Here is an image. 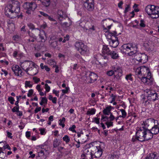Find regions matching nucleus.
<instances>
[{"mask_svg":"<svg viewBox=\"0 0 159 159\" xmlns=\"http://www.w3.org/2000/svg\"><path fill=\"white\" fill-rule=\"evenodd\" d=\"M20 38V36L18 35H15L13 37V39L16 41H18Z\"/></svg>","mask_w":159,"mask_h":159,"instance_id":"obj_58","label":"nucleus"},{"mask_svg":"<svg viewBox=\"0 0 159 159\" xmlns=\"http://www.w3.org/2000/svg\"><path fill=\"white\" fill-rule=\"evenodd\" d=\"M60 144V142L57 139H56L54 141L53 143V146L54 148H56Z\"/></svg>","mask_w":159,"mask_h":159,"instance_id":"obj_39","label":"nucleus"},{"mask_svg":"<svg viewBox=\"0 0 159 159\" xmlns=\"http://www.w3.org/2000/svg\"><path fill=\"white\" fill-rule=\"evenodd\" d=\"M122 75V73L120 72L118 73L117 75H114L115 78L116 79V80L117 81H119L121 79V77Z\"/></svg>","mask_w":159,"mask_h":159,"instance_id":"obj_36","label":"nucleus"},{"mask_svg":"<svg viewBox=\"0 0 159 159\" xmlns=\"http://www.w3.org/2000/svg\"><path fill=\"white\" fill-rule=\"evenodd\" d=\"M83 78L84 79L85 81L84 82L85 83H92L91 82H88V80H90V78H89V76L88 75H85V73L84 75L83 76Z\"/></svg>","mask_w":159,"mask_h":159,"instance_id":"obj_43","label":"nucleus"},{"mask_svg":"<svg viewBox=\"0 0 159 159\" xmlns=\"http://www.w3.org/2000/svg\"><path fill=\"white\" fill-rule=\"evenodd\" d=\"M108 61V58L107 56H102L101 59V61L99 64L101 65H104L107 63Z\"/></svg>","mask_w":159,"mask_h":159,"instance_id":"obj_32","label":"nucleus"},{"mask_svg":"<svg viewBox=\"0 0 159 159\" xmlns=\"http://www.w3.org/2000/svg\"><path fill=\"white\" fill-rule=\"evenodd\" d=\"M33 79L34 80V82L36 84L38 83L40 81V79L37 78L36 77H33Z\"/></svg>","mask_w":159,"mask_h":159,"instance_id":"obj_57","label":"nucleus"},{"mask_svg":"<svg viewBox=\"0 0 159 159\" xmlns=\"http://www.w3.org/2000/svg\"><path fill=\"white\" fill-rule=\"evenodd\" d=\"M111 110H103V115L102 116L101 120L102 121H106L108 120V117L107 115H109L110 114Z\"/></svg>","mask_w":159,"mask_h":159,"instance_id":"obj_19","label":"nucleus"},{"mask_svg":"<svg viewBox=\"0 0 159 159\" xmlns=\"http://www.w3.org/2000/svg\"><path fill=\"white\" fill-rule=\"evenodd\" d=\"M31 82L30 81H26L25 82V87L26 88L27 87L31 88L33 84H31Z\"/></svg>","mask_w":159,"mask_h":159,"instance_id":"obj_44","label":"nucleus"},{"mask_svg":"<svg viewBox=\"0 0 159 159\" xmlns=\"http://www.w3.org/2000/svg\"><path fill=\"white\" fill-rule=\"evenodd\" d=\"M39 147H40L42 149L40 152H38V156L39 157H40L41 158H45L46 157V156H45V155L46 154V153L47 152V151L42 148V147H43V146L41 145L39 146Z\"/></svg>","mask_w":159,"mask_h":159,"instance_id":"obj_23","label":"nucleus"},{"mask_svg":"<svg viewBox=\"0 0 159 159\" xmlns=\"http://www.w3.org/2000/svg\"><path fill=\"white\" fill-rule=\"evenodd\" d=\"M11 69L16 76L21 77L23 75L22 70L18 65L13 66Z\"/></svg>","mask_w":159,"mask_h":159,"instance_id":"obj_12","label":"nucleus"},{"mask_svg":"<svg viewBox=\"0 0 159 159\" xmlns=\"http://www.w3.org/2000/svg\"><path fill=\"white\" fill-rule=\"evenodd\" d=\"M35 66L34 63L31 61H25L20 65V66L23 70L28 67L31 66Z\"/></svg>","mask_w":159,"mask_h":159,"instance_id":"obj_17","label":"nucleus"},{"mask_svg":"<svg viewBox=\"0 0 159 159\" xmlns=\"http://www.w3.org/2000/svg\"><path fill=\"white\" fill-rule=\"evenodd\" d=\"M141 57V60L140 62L142 63H144L146 62L148 60V57L145 54L143 53L142 54Z\"/></svg>","mask_w":159,"mask_h":159,"instance_id":"obj_31","label":"nucleus"},{"mask_svg":"<svg viewBox=\"0 0 159 159\" xmlns=\"http://www.w3.org/2000/svg\"><path fill=\"white\" fill-rule=\"evenodd\" d=\"M27 26L30 29L33 30L35 29L34 25L31 23H29L27 24Z\"/></svg>","mask_w":159,"mask_h":159,"instance_id":"obj_50","label":"nucleus"},{"mask_svg":"<svg viewBox=\"0 0 159 159\" xmlns=\"http://www.w3.org/2000/svg\"><path fill=\"white\" fill-rule=\"evenodd\" d=\"M145 11L153 19L159 16V7L153 5H148L145 8Z\"/></svg>","mask_w":159,"mask_h":159,"instance_id":"obj_2","label":"nucleus"},{"mask_svg":"<svg viewBox=\"0 0 159 159\" xmlns=\"http://www.w3.org/2000/svg\"><path fill=\"white\" fill-rule=\"evenodd\" d=\"M106 124L107 125L108 128H109L111 126H112L113 125V122L111 121L109 122L107 121L106 122Z\"/></svg>","mask_w":159,"mask_h":159,"instance_id":"obj_55","label":"nucleus"},{"mask_svg":"<svg viewBox=\"0 0 159 159\" xmlns=\"http://www.w3.org/2000/svg\"><path fill=\"white\" fill-rule=\"evenodd\" d=\"M80 25L83 28L85 29L86 30L92 31L95 30L94 25L91 20L86 22L85 21L81 22L80 24Z\"/></svg>","mask_w":159,"mask_h":159,"instance_id":"obj_7","label":"nucleus"},{"mask_svg":"<svg viewBox=\"0 0 159 159\" xmlns=\"http://www.w3.org/2000/svg\"><path fill=\"white\" fill-rule=\"evenodd\" d=\"M117 33L114 31L113 33H109L108 34V38L111 40L109 42V44L111 47L116 48L118 46L119 42L117 35Z\"/></svg>","mask_w":159,"mask_h":159,"instance_id":"obj_4","label":"nucleus"},{"mask_svg":"<svg viewBox=\"0 0 159 159\" xmlns=\"http://www.w3.org/2000/svg\"><path fill=\"white\" fill-rule=\"evenodd\" d=\"M50 1L51 0H42L41 2L44 7H48L50 4Z\"/></svg>","mask_w":159,"mask_h":159,"instance_id":"obj_33","label":"nucleus"},{"mask_svg":"<svg viewBox=\"0 0 159 159\" xmlns=\"http://www.w3.org/2000/svg\"><path fill=\"white\" fill-rule=\"evenodd\" d=\"M140 79L142 82L145 84L151 85L152 84L153 79L151 77V73H148L146 77H142Z\"/></svg>","mask_w":159,"mask_h":159,"instance_id":"obj_11","label":"nucleus"},{"mask_svg":"<svg viewBox=\"0 0 159 159\" xmlns=\"http://www.w3.org/2000/svg\"><path fill=\"white\" fill-rule=\"evenodd\" d=\"M153 134L150 129H145V140H148L153 137Z\"/></svg>","mask_w":159,"mask_h":159,"instance_id":"obj_20","label":"nucleus"},{"mask_svg":"<svg viewBox=\"0 0 159 159\" xmlns=\"http://www.w3.org/2000/svg\"><path fill=\"white\" fill-rule=\"evenodd\" d=\"M142 54L141 53H136L135 55L134 56V58L136 60L139 62H140L141 57L142 56H141Z\"/></svg>","mask_w":159,"mask_h":159,"instance_id":"obj_37","label":"nucleus"},{"mask_svg":"<svg viewBox=\"0 0 159 159\" xmlns=\"http://www.w3.org/2000/svg\"><path fill=\"white\" fill-rule=\"evenodd\" d=\"M69 40V36L67 34L66 35V37H64V39L62 41V42L63 43H65L66 41H68Z\"/></svg>","mask_w":159,"mask_h":159,"instance_id":"obj_60","label":"nucleus"},{"mask_svg":"<svg viewBox=\"0 0 159 159\" xmlns=\"http://www.w3.org/2000/svg\"><path fill=\"white\" fill-rule=\"evenodd\" d=\"M57 41H53L51 42L50 45L51 47L55 48L57 46Z\"/></svg>","mask_w":159,"mask_h":159,"instance_id":"obj_48","label":"nucleus"},{"mask_svg":"<svg viewBox=\"0 0 159 159\" xmlns=\"http://www.w3.org/2000/svg\"><path fill=\"white\" fill-rule=\"evenodd\" d=\"M34 65L35 66H32V68H31L30 70V73L32 75H36L38 72V70L37 68V65H36L35 63Z\"/></svg>","mask_w":159,"mask_h":159,"instance_id":"obj_28","label":"nucleus"},{"mask_svg":"<svg viewBox=\"0 0 159 159\" xmlns=\"http://www.w3.org/2000/svg\"><path fill=\"white\" fill-rule=\"evenodd\" d=\"M118 156L116 155L113 154L111 156V157H108V159H118Z\"/></svg>","mask_w":159,"mask_h":159,"instance_id":"obj_56","label":"nucleus"},{"mask_svg":"<svg viewBox=\"0 0 159 159\" xmlns=\"http://www.w3.org/2000/svg\"><path fill=\"white\" fill-rule=\"evenodd\" d=\"M120 111L122 113L121 117L123 118L125 117L126 116V113L125 111V110H120Z\"/></svg>","mask_w":159,"mask_h":159,"instance_id":"obj_53","label":"nucleus"},{"mask_svg":"<svg viewBox=\"0 0 159 159\" xmlns=\"http://www.w3.org/2000/svg\"><path fill=\"white\" fill-rule=\"evenodd\" d=\"M136 135L138 138L139 141L143 142L145 141V129L143 128H140L136 132Z\"/></svg>","mask_w":159,"mask_h":159,"instance_id":"obj_9","label":"nucleus"},{"mask_svg":"<svg viewBox=\"0 0 159 159\" xmlns=\"http://www.w3.org/2000/svg\"><path fill=\"white\" fill-rule=\"evenodd\" d=\"M154 121V120L151 118L147 119L143 122V124H142V127H141V128H143L144 129H148V127L151 124V123H153Z\"/></svg>","mask_w":159,"mask_h":159,"instance_id":"obj_21","label":"nucleus"},{"mask_svg":"<svg viewBox=\"0 0 159 159\" xmlns=\"http://www.w3.org/2000/svg\"><path fill=\"white\" fill-rule=\"evenodd\" d=\"M45 88L46 89V91L47 92H49L50 89V87L48 86L47 84H45Z\"/></svg>","mask_w":159,"mask_h":159,"instance_id":"obj_64","label":"nucleus"},{"mask_svg":"<svg viewBox=\"0 0 159 159\" xmlns=\"http://www.w3.org/2000/svg\"><path fill=\"white\" fill-rule=\"evenodd\" d=\"M146 48V49L148 51H152L154 48V45L153 44L151 43H147L144 45Z\"/></svg>","mask_w":159,"mask_h":159,"instance_id":"obj_34","label":"nucleus"},{"mask_svg":"<svg viewBox=\"0 0 159 159\" xmlns=\"http://www.w3.org/2000/svg\"><path fill=\"white\" fill-rule=\"evenodd\" d=\"M77 135L79 138L78 140L80 142L81 144H83L87 141L88 135H85L81 132H78L77 133Z\"/></svg>","mask_w":159,"mask_h":159,"instance_id":"obj_13","label":"nucleus"},{"mask_svg":"<svg viewBox=\"0 0 159 159\" xmlns=\"http://www.w3.org/2000/svg\"><path fill=\"white\" fill-rule=\"evenodd\" d=\"M138 138L137 137L136 135L135 136H133L132 139L131 141L133 142H135L137 141H139L138 139Z\"/></svg>","mask_w":159,"mask_h":159,"instance_id":"obj_54","label":"nucleus"},{"mask_svg":"<svg viewBox=\"0 0 159 159\" xmlns=\"http://www.w3.org/2000/svg\"><path fill=\"white\" fill-rule=\"evenodd\" d=\"M92 152V151H90L89 148H85L83 150V153L82 154L81 157H82L83 156L86 157H90L91 159H93V158L94 154Z\"/></svg>","mask_w":159,"mask_h":159,"instance_id":"obj_16","label":"nucleus"},{"mask_svg":"<svg viewBox=\"0 0 159 159\" xmlns=\"http://www.w3.org/2000/svg\"><path fill=\"white\" fill-rule=\"evenodd\" d=\"M76 49L82 55H84L89 53L87 46L81 42H76L74 44Z\"/></svg>","mask_w":159,"mask_h":159,"instance_id":"obj_3","label":"nucleus"},{"mask_svg":"<svg viewBox=\"0 0 159 159\" xmlns=\"http://www.w3.org/2000/svg\"><path fill=\"white\" fill-rule=\"evenodd\" d=\"M139 25L141 27H144L145 26V25L144 23V21L143 20H141L140 23L139 24Z\"/></svg>","mask_w":159,"mask_h":159,"instance_id":"obj_59","label":"nucleus"},{"mask_svg":"<svg viewBox=\"0 0 159 159\" xmlns=\"http://www.w3.org/2000/svg\"><path fill=\"white\" fill-rule=\"evenodd\" d=\"M84 3V5L89 11H92L94 8V0H81Z\"/></svg>","mask_w":159,"mask_h":159,"instance_id":"obj_8","label":"nucleus"},{"mask_svg":"<svg viewBox=\"0 0 159 159\" xmlns=\"http://www.w3.org/2000/svg\"><path fill=\"white\" fill-rule=\"evenodd\" d=\"M105 24L107 25V27H105L104 25H103V27L104 30H109L111 27L112 24L111 23V21L110 19L108 20H106L105 22Z\"/></svg>","mask_w":159,"mask_h":159,"instance_id":"obj_29","label":"nucleus"},{"mask_svg":"<svg viewBox=\"0 0 159 159\" xmlns=\"http://www.w3.org/2000/svg\"><path fill=\"white\" fill-rule=\"evenodd\" d=\"M145 159H158L157 156L155 153H150L145 158Z\"/></svg>","mask_w":159,"mask_h":159,"instance_id":"obj_30","label":"nucleus"},{"mask_svg":"<svg viewBox=\"0 0 159 159\" xmlns=\"http://www.w3.org/2000/svg\"><path fill=\"white\" fill-rule=\"evenodd\" d=\"M135 73L139 78L144 77L146 73H147V75L148 73H150L149 68L145 66H141L137 68L135 70Z\"/></svg>","mask_w":159,"mask_h":159,"instance_id":"obj_5","label":"nucleus"},{"mask_svg":"<svg viewBox=\"0 0 159 159\" xmlns=\"http://www.w3.org/2000/svg\"><path fill=\"white\" fill-rule=\"evenodd\" d=\"M24 9H26V13L28 14H31V12L33 11L37 7L36 3L34 2H26L23 5Z\"/></svg>","mask_w":159,"mask_h":159,"instance_id":"obj_6","label":"nucleus"},{"mask_svg":"<svg viewBox=\"0 0 159 159\" xmlns=\"http://www.w3.org/2000/svg\"><path fill=\"white\" fill-rule=\"evenodd\" d=\"M76 128V126L75 125H73L71 127L69 128V130L73 132H76L75 130V129Z\"/></svg>","mask_w":159,"mask_h":159,"instance_id":"obj_62","label":"nucleus"},{"mask_svg":"<svg viewBox=\"0 0 159 159\" xmlns=\"http://www.w3.org/2000/svg\"><path fill=\"white\" fill-rule=\"evenodd\" d=\"M5 13L7 16L11 18H15L20 12V7L19 3L17 1L13 0L5 7Z\"/></svg>","mask_w":159,"mask_h":159,"instance_id":"obj_1","label":"nucleus"},{"mask_svg":"<svg viewBox=\"0 0 159 159\" xmlns=\"http://www.w3.org/2000/svg\"><path fill=\"white\" fill-rule=\"evenodd\" d=\"M109 55L113 59H116L119 57L118 54L116 51H111Z\"/></svg>","mask_w":159,"mask_h":159,"instance_id":"obj_27","label":"nucleus"},{"mask_svg":"<svg viewBox=\"0 0 159 159\" xmlns=\"http://www.w3.org/2000/svg\"><path fill=\"white\" fill-rule=\"evenodd\" d=\"M58 17V19L61 21L63 19H65L67 17L65 13L62 10H59L57 13Z\"/></svg>","mask_w":159,"mask_h":159,"instance_id":"obj_24","label":"nucleus"},{"mask_svg":"<svg viewBox=\"0 0 159 159\" xmlns=\"http://www.w3.org/2000/svg\"><path fill=\"white\" fill-rule=\"evenodd\" d=\"M148 100L145 101V104H149L151 101H154L157 100H158V98L157 97V94L155 91L152 95L150 96H147Z\"/></svg>","mask_w":159,"mask_h":159,"instance_id":"obj_15","label":"nucleus"},{"mask_svg":"<svg viewBox=\"0 0 159 159\" xmlns=\"http://www.w3.org/2000/svg\"><path fill=\"white\" fill-rule=\"evenodd\" d=\"M155 91L153 90L148 89L147 90V96H150L152 95Z\"/></svg>","mask_w":159,"mask_h":159,"instance_id":"obj_46","label":"nucleus"},{"mask_svg":"<svg viewBox=\"0 0 159 159\" xmlns=\"http://www.w3.org/2000/svg\"><path fill=\"white\" fill-rule=\"evenodd\" d=\"M8 100L11 104H13L14 103V102L15 100L13 97H9Z\"/></svg>","mask_w":159,"mask_h":159,"instance_id":"obj_52","label":"nucleus"},{"mask_svg":"<svg viewBox=\"0 0 159 159\" xmlns=\"http://www.w3.org/2000/svg\"><path fill=\"white\" fill-rule=\"evenodd\" d=\"M95 113V110H90L87 111L86 114L87 115H90L94 114Z\"/></svg>","mask_w":159,"mask_h":159,"instance_id":"obj_49","label":"nucleus"},{"mask_svg":"<svg viewBox=\"0 0 159 159\" xmlns=\"http://www.w3.org/2000/svg\"><path fill=\"white\" fill-rule=\"evenodd\" d=\"M114 73L113 70H111L107 72V75L109 76H112L114 75Z\"/></svg>","mask_w":159,"mask_h":159,"instance_id":"obj_51","label":"nucleus"},{"mask_svg":"<svg viewBox=\"0 0 159 159\" xmlns=\"http://www.w3.org/2000/svg\"><path fill=\"white\" fill-rule=\"evenodd\" d=\"M112 69L114 72H117L118 73L123 72L121 68L119 66H112Z\"/></svg>","mask_w":159,"mask_h":159,"instance_id":"obj_35","label":"nucleus"},{"mask_svg":"<svg viewBox=\"0 0 159 159\" xmlns=\"http://www.w3.org/2000/svg\"><path fill=\"white\" fill-rule=\"evenodd\" d=\"M92 152L94 153L93 158H99L102 155V149L101 148L100 146H97L93 147Z\"/></svg>","mask_w":159,"mask_h":159,"instance_id":"obj_10","label":"nucleus"},{"mask_svg":"<svg viewBox=\"0 0 159 159\" xmlns=\"http://www.w3.org/2000/svg\"><path fill=\"white\" fill-rule=\"evenodd\" d=\"M97 124H99V119L97 117H95L93 119V121Z\"/></svg>","mask_w":159,"mask_h":159,"instance_id":"obj_61","label":"nucleus"},{"mask_svg":"<svg viewBox=\"0 0 159 159\" xmlns=\"http://www.w3.org/2000/svg\"><path fill=\"white\" fill-rule=\"evenodd\" d=\"M71 24V21H69V23L65 22L63 23L61 25L64 28H67L69 27Z\"/></svg>","mask_w":159,"mask_h":159,"instance_id":"obj_40","label":"nucleus"},{"mask_svg":"<svg viewBox=\"0 0 159 159\" xmlns=\"http://www.w3.org/2000/svg\"><path fill=\"white\" fill-rule=\"evenodd\" d=\"M111 51V50L109 49L107 46H103L102 49V53L103 54H107L109 55Z\"/></svg>","mask_w":159,"mask_h":159,"instance_id":"obj_26","label":"nucleus"},{"mask_svg":"<svg viewBox=\"0 0 159 159\" xmlns=\"http://www.w3.org/2000/svg\"><path fill=\"white\" fill-rule=\"evenodd\" d=\"M13 112H16V115L20 116L22 115V111H19V110H12Z\"/></svg>","mask_w":159,"mask_h":159,"instance_id":"obj_47","label":"nucleus"},{"mask_svg":"<svg viewBox=\"0 0 159 159\" xmlns=\"http://www.w3.org/2000/svg\"><path fill=\"white\" fill-rule=\"evenodd\" d=\"M41 98L42 100L40 102V105H42L43 104L47 103V99L46 97H42Z\"/></svg>","mask_w":159,"mask_h":159,"instance_id":"obj_45","label":"nucleus"},{"mask_svg":"<svg viewBox=\"0 0 159 159\" xmlns=\"http://www.w3.org/2000/svg\"><path fill=\"white\" fill-rule=\"evenodd\" d=\"M150 130L153 135L157 134L159 132V126L158 125H155Z\"/></svg>","mask_w":159,"mask_h":159,"instance_id":"obj_25","label":"nucleus"},{"mask_svg":"<svg viewBox=\"0 0 159 159\" xmlns=\"http://www.w3.org/2000/svg\"><path fill=\"white\" fill-rule=\"evenodd\" d=\"M48 99L50 100H51L53 103H57V98L56 97L53 98L51 95H50L49 96Z\"/></svg>","mask_w":159,"mask_h":159,"instance_id":"obj_42","label":"nucleus"},{"mask_svg":"<svg viewBox=\"0 0 159 159\" xmlns=\"http://www.w3.org/2000/svg\"><path fill=\"white\" fill-rule=\"evenodd\" d=\"M132 43H128L124 44L121 47L123 51L125 53H128L129 51V49L131 47Z\"/></svg>","mask_w":159,"mask_h":159,"instance_id":"obj_22","label":"nucleus"},{"mask_svg":"<svg viewBox=\"0 0 159 159\" xmlns=\"http://www.w3.org/2000/svg\"><path fill=\"white\" fill-rule=\"evenodd\" d=\"M131 47L130 48L129 51L128 53L129 56H132L135 54L137 52V46L135 43H132Z\"/></svg>","mask_w":159,"mask_h":159,"instance_id":"obj_18","label":"nucleus"},{"mask_svg":"<svg viewBox=\"0 0 159 159\" xmlns=\"http://www.w3.org/2000/svg\"><path fill=\"white\" fill-rule=\"evenodd\" d=\"M85 75H88L89 76L90 80H88L87 82L93 83L98 78L97 75L93 72H85Z\"/></svg>","mask_w":159,"mask_h":159,"instance_id":"obj_14","label":"nucleus"},{"mask_svg":"<svg viewBox=\"0 0 159 159\" xmlns=\"http://www.w3.org/2000/svg\"><path fill=\"white\" fill-rule=\"evenodd\" d=\"M125 79L128 81H132L133 78L132 77V74H129L126 75L125 76Z\"/></svg>","mask_w":159,"mask_h":159,"instance_id":"obj_41","label":"nucleus"},{"mask_svg":"<svg viewBox=\"0 0 159 159\" xmlns=\"http://www.w3.org/2000/svg\"><path fill=\"white\" fill-rule=\"evenodd\" d=\"M33 92L34 91L32 89H30L28 91L27 96L29 97L31 96L33 94Z\"/></svg>","mask_w":159,"mask_h":159,"instance_id":"obj_63","label":"nucleus"},{"mask_svg":"<svg viewBox=\"0 0 159 159\" xmlns=\"http://www.w3.org/2000/svg\"><path fill=\"white\" fill-rule=\"evenodd\" d=\"M62 139L66 143H68L70 141V138L69 136L67 135H65L64 137H63Z\"/></svg>","mask_w":159,"mask_h":159,"instance_id":"obj_38","label":"nucleus"}]
</instances>
